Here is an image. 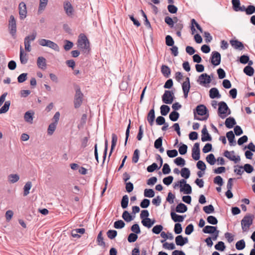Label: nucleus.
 I'll return each instance as SVG.
<instances>
[{"instance_id": "obj_15", "label": "nucleus", "mask_w": 255, "mask_h": 255, "mask_svg": "<svg viewBox=\"0 0 255 255\" xmlns=\"http://www.w3.org/2000/svg\"><path fill=\"white\" fill-rule=\"evenodd\" d=\"M182 88L184 94V97L185 98H186L188 97V93L190 88V79L189 77H187L185 81L182 83Z\"/></svg>"}, {"instance_id": "obj_45", "label": "nucleus", "mask_w": 255, "mask_h": 255, "mask_svg": "<svg viewBox=\"0 0 255 255\" xmlns=\"http://www.w3.org/2000/svg\"><path fill=\"white\" fill-rule=\"evenodd\" d=\"M246 246L245 241L242 239L238 241L236 244V248L238 250H243Z\"/></svg>"}, {"instance_id": "obj_39", "label": "nucleus", "mask_w": 255, "mask_h": 255, "mask_svg": "<svg viewBox=\"0 0 255 255\" xmlns=\"http://www.w3.org/2000/svg\"><path fill=\"white\" fill-rule=\"evenodd\" d=\"M128 203V197L127 195L123 196L121 200V207L123 209L127 208Z\"/></svg>"}, {"instance_id": "obj_17", "label": "nucleus", "mask_w": 255, "mask_h": 255, "mask_svg": "<svg viewBox=\"0 0 255 255\" xmlns=\"http://www.w3.org/2000/svg\"><path fill=\"white\" fill-rule=\"evenodd\" d=\"M230 43L231 45H232V46L235 49L242 50L244 48V46L243 43L242 42H241L237 39L231 40L230 41Z\"/></svg>"}, {"instance_id": "obj_60", "label": "nucleus", "mask_w": 255, "mask_h": 255, "mask_svg": "<svg viewBox=\"0 0 255 255\" xmlns=\"http://www.w3.org/2000/svg\"><path fill=\"white\" fill-rule=\"evenodd\" d=\"M64 48L66 51H68L73 46V43L70 41L66 40L64 41Z\"/></svg>"}, {"instance_id": "obj_21", "label": "nucleus", "mask_w": 255, "mask_h": 255, "mask_svg": "<svg viewBox=\"0 0 255 255\" xmlns=\"http://www.w3.org/2000/svg\"><path fill=\"white\" fill-rule=\"evenodd\" d=\"M19 59L22 64H25L28 61V56L21 46L20 47Z\"/></svg>"}, {"instance_id": "obj_34", "label": "nucleus", "mask_w": 255, "mask_h": 255, "mask_svg": "<svg viewBox=\"0 0 255 255\" xmlns=\"http://www.w3.org/2000/svg\"><path fill=\"white\" fill-rule=\"evenodd\" d=\"M10 105V101H6L5 102L4 105L0 109V114H4L6 113L9 110V106Z\"/></svg>"}, {"instance_id": "obj_46", "label": "nucleus", "mask_w": 255, "mask_h": 255, "mask_svg": "<svg viewBox=\"0 0 255 255\" xmlns=\"http://www.w3.org/2000/svg\"><path fill=\"white\" fill-rule=\"evenodd\" d=\"M57 124L56 123H51L48 128L47 133L49 135H52L56 128Z\"/></svg>"}, {"instance_id": "obj_4", "label": "nucleus", "mask_w": 255, "mask_h": 255, "mask_svg": "<svg viewBox=\"0 0 255 255\" xmlns=\"http://www.w3.org/2000/svg\"><path fill=\"white\" fill-rule=\"evenodd\" d=\"M37 42L41 46L49 47L56 51H59L57 44L50 40L40 38L38 40Z\"/></svg>"}, {"instance_id": "obj_44", "label": "nucleus", "mask_w": 255, "mask_h": 255, "mask_svg": "<svg viewBox=\"0 0 255 255\" xmlns=\"http://www.w3.org/2000/svg\"><path fill=\"white\" fill-rule=\"evenodd\" d=\"M154 195V191L152 189H145L144 191V196L146 197L152 198Z\"/></svg>"}, {"instance_id": "obj_12", "label": "nucleus", "mask_w": 255, "mask_h": 255, "mask_svg": "<svg viewBox=\"0 0 255 255\" xmlns=\"http://www.w3.org/2000/svg\"><path fill=\"white\" fill-rule=\"evenodd\" d=\"M192 157L195 160H198L200 159V144L196 142L192 148Z\"/></svg>"}, {"instance_id": "obj_32", "label": "nucleus", "mask_w": 255, "mask_h": 255, "mask_svg": "<svg viewBox=\"0 0 255 255\" xmlns=\"http://www.w3.org/2000/svg\"><path fill=\"white\" fill-rule=\"evenodd\" d=\"M8 181L10 183H14L19 179V176L17 174H11L7 176Z\"/></svg>"}, {"instance_id": "obj_19", "label": "nucleus", "mask_w": 255, "mask_h": 255, "mask_svg": "<svg viewBox=\"0 0 255 255\" xmlns=\"http://www.w3.org/2000/svg\"><path fill=\"white\" fill-rule=\"evenodd\" d=\"M170 216L174 222H182L184 219V216L176 214L173 210L171 212Z\"/></svg>"}, {"instance_id": "obj_54", "label": "nucleus", "mask_w": 255, "mask_h": 255, "mask_svg": "<svg viewBox=\"0 0 255 255\" xmlns=\"http://www.w3.org/2000/svg\"><path fill=\"white\" fill-rule=\"evenodd\" d=\"M203 211L208 214L213 213L214 212V208L212 205H209L203 207Z\"/></svg>"}, {"instance_id": "obj_47", "label": "nucleus", "mask_w": 255, "mask_h": 255, "mask_svg": "<svg viewBox=\"0 0 255 255\" xmlns=\"http://www.w3.org/2000/svg\"><path fill=\"white\" fill-rule=\"evenodd\" d=\"M162 244V247L164 249L168 250H173L175 249V245L173 243H168L167 242H165Z\"/></svg>"}, {"instance_id": "obj_20", "label": "nucleus", "mask_w": 255, "mask_h": 255, "mask_svg": "<svg viewBox=\"0 0 255 255\" xmlns=\"http://www.w3.org/2000/svg\"><path fill=\"white\" fill-rule=\"evenodd\" d=\"M226 136L229 141V143L230 146H235L236 144V142L234 140L235 139V134L233 133V131L230 130L227 132Z\"/></svg>"}, {"instance_id": "obj_63", "label": "nucleus", "mask_w": 255, "mask_h": 255, "mask_svg": "<svg viewBox=\"0 0 255 255\" xmlns=\"http://www.w3.org/2000/svg\"><path fill=\"white\" fill-rule=\"evenodd\" d=\"M187 145L184 144H182V145H181L179 147V152L181 155L185 154L187 151Z\"/></svg>"}, {"instance_id": "obj_18", "label": "nucleus", "mask_w": 255, "mask_h": 255, "mask_svg": "<svg viewBox=\"0 0 255 255\" xmlns=\"http://www.w3.org/2000/svg\"><path fill=\"white\" fill-rule=\"evenodd\" d=\"M201 132V140L203 142H205L206 141H211L212 140V137L209 134L206 126H204V128L202 130Z\"/></svg>"}, {"instance_id": "obj_6", "label": "nucleus", "mask_w": 255, "mask_h": 255, "mask_svg": "<svg viewBox=\"0 0 255 255\" xmlns=\"http://www.w3.org/2000/svg\"><path fill=\"white\" fill-rule=\"evenodd\" d=\"M83 94L81 92L79 87H77L75 89V94L74 99V107L76 109L79 108L83 102Z\"/></svg>"}, {"instance_id": "obj_42", "label": "nucleus", "mask_w": 255, "mask_h": 255, "mask_svg": "<svg viewBox=\"0 0 255 255\" xmlns=\"http://www.w3.org/2000/svg\"><path fill=\"white\" fill-rule=\"evenodd\" d=\"M179 114L176 111H172L169 114V119L172 122H175L178 120L179 117Z\"/></svg>"}, {"instance_id": "obj_33", "label": "nucleus", "mask_w": 255, "mask_h": 255, "mask_svg": "<svg viewBox=\"0 0 255 255\" xmlns=\"http://www.w3.org/2000/svg\"><path fill=\"white\" fill-rule=\"evenodd\" d=\"M32 187V183L30 181L27 182L23 187V196H26L29 193V190Z\"/></svg>"}, {"instance_id": "obj_48", "label": "nucleus", "mask_w": 255, "mask_h": 255, "mask_svg": "<svg viewBox=\"0 0 255 255\" xmlns=\"http://www.w3.org/2000/svg\"><path fill=\"white\" fill-rule=\"evenodd\" d=\"M174 163L178 166H183L185 164V160L181 157H178L174 160Z\"/></svg>"}, {"instance_id": "obj_59", "label": "nucleus", "mask_w": 255, "mask_h": 255, "mask_svg": "<svg viewBox=\"0 0 255 255\" xmlns=\"http://www.w3.org/2000/svg\"><path fill=\"white\" fill-rule=\"evenodd\" d=\"M246 14L247 15H251L255 12V6L253 5H249L246 9Z\"/></svg>"}, {"instance_id": "obj_3", "label": "nucleus", "mask_w": 255, "mask_h": 255, "mask_svg": "<svg viewBox=\"0 0 255 255\" xmlns=\"http://www.w3.org/2000/svg\"><path fill=\"white\" fill-rule=\"evenodd\" d=\"M218 115L222 119L231 114V111L225 102H220L219 104Z\"/></svg>"}, {"instance_id": "obj_57", "label": "nucleus", "mask_w": 255, "mask_h": 255, "mask_svg": "<svg viewBox=\"0 0 255 255\" xmlns=\"http://www.w3.org/2000/svg\"><path fill=\"white\" fill-rule=\"evenodd\" d=\"M182 231L181 225L179 223H176L174 225V232L176 234H180Z\"/></svg>"}, {"instance_id": "obj_49", "label": "nucleus", "mask_w": 255, "mask_h": 255, "mask_svg": "<svg viewBox=\"0 0 255 255\" xmlns=\"http://www.w3.org/2000/svg\"><path fill=\"white\" fill-rule=\"evenodd\" d=\"M37 35V33L35 31H33L31 34L26 36L24 40L28 41L29 42H31V41H33Z\"/></svg>"}, {"instance_id": "obj_14", "label": "nucleus", "mask_w": 255, "mask_h": 255, "mask_svg": "<svg viewBox=\"0 0 255 255\" xmlns=\"http://www.w3.org/2000/svg\"><path fill=\"white\" fill-rule=\"evenodd\" d=\"M211 81L210 76L206 73H203L199 76L197 82L200 85L209 84Z\"/></svg>"}, {"instance_id": "obj_28", "label": "nucleus", "mask_w": 255, "mask_h": 255, "mask_svg": "<svg viewBox=\"0 0 255 255\" xmlns=\"http://www.w3.org/2000/svg\"><path fill=\"white\" fill-rule=\"evenodd\" d=\"M161 71L163 75L166 78L169 77L171 74V70L169 67L166 65H163L161 67Z\"/></svg>"}, {"instance_id": "obj_52", "label": "nucleus", "mask_w": 255, "mask_h": 255, "mask_svg": "<svg viewBox=\"0 0 255 255\" xmlns=\"http://www.w3.org/2000/svg\"><path fill=\"white\" fill-rule=\"evenodd\" d=\"M215 248L218 251L222 252L225 250L226 246L224 242L220 241L215 246Z\"/></svg>"}, {"instance_id": "obj_25", "label": "nucleus", "mask_w": 255, "mask_h": 255, "mask_svg": "<svg viewBox=\"0 0 255 255\" xmlns=\"http://www.w3.org/2000/svg\"><path fill=\"white\" fill-rule=\"evenodd\" d=\"M174 96L172 95H163L162 102L165 104H171L173 101Z\"/></svg>"}, {"instance_id": "obj_50", "label": "nucleus", "mask_w": 255, "mask_h": 255, "mask_svg": "<svg viewBox=\"0 0 255 255\" xmlns=\"http://www.w3.org/2000/svg\"><path fill=\"white\" fill-rule=\"evenodd\" d=\"M191 23L192 24V26L191 27V30L192 31V33L196 30L193 24L195 25L196 28L201 32H202V29L201 27L200 26V25L196 21V20L194 19H192L191 20Z\"/></svg>"}, {"instance_id": "obj_26", "label": "nucleus", "mask_w": 255, "mask_h": 255, "mask_svg": "<svg viewBox=\"0 0 255 255\" xmlns=\"http://www.w3.org/2000/svg\"><path fill=\"white\" fill-rule=\"evenodd\" d=\"M225 124L227 128H231L236 124V122L233 117H230L226 119Z\"/></svg>"}, {"instance_id": "obj_9", "label": "nucleus", "mask_w": 255, "mask_h": 255, "mask_svg": "<svg viewBox=\"0 0 255 255\" xmlns=\"http://www.w3.org/2000/svg\"><path fill=\"white\" fill-rule=\"evenodd\" d=\"M64 10L66 15L69 17H73L74 15V10L71 3L68 1L63 3Z\"/></svg>"}, {"instance_id": "obj_5", "label": "nucleus", "mask_w": 255, "mask_h": 255, "mask_svg": "<svg viewBox=\"0 0 255 255\" xmlns=\"http://www.w3.org/2000/svg\"><path fill=\"white\" fill-rule=\"evenodd\" d=\"M207 112V109L206 107L203 105H200L197 106L196 108V112L194 111V119L198 121H204L206 120L208 118V116L205 118H201L197 116V114L200 116H204Z\"/></svg>"}, {"instance_id": "obj_8", "label": "nucleus", "mask_w": 255, "mask_h": 255, "mask_svg": "<svg viewBox=\"0 0 255 255\" xmlns=\"http://www.w3.org/2000/svg\"><path fill=\"white\" fill-rule=\"evenodd\" d=\"M180 192H183L186 194H190L192 193V188L189 184L186 183V181L184 179L180 180Z\"/></svg>"}, {"instance_id": "obj_13", "label": "nucleus", "mask_w": 255, "mask_h": 255, "mask_svg": "<svg viewBox=\"0 0 255 255\" xmlns=\"http://www.w3.org/2000/svg\"><path fill=\"white\" fill-rule=\"evenodd\" d=\"M19 14L20 19L23 20L26 17L27 15V9L25 3L22 1L18 5Z\"/></svg>"}, {"instance_id": "obj_43", "label": "nucleus", "mask_w": 255, "mask_h": 255, "mask_svg": "<svg viewBox=\"0 0 255 255\" xmlns=\"http://www.w3.org/2000/svg\"><path fill=\"white\" fill-rule=\"evenodd\" d=\"M170 111V108L168 106L163 105L160 107V114L162 116H166Z\"/></svg>"}, {"instance_id": "obj_31", "label": "nucleus", "mask_w": 255, "mask_h": 255, "mask_svg": "<svg viewBox=\"0 0 255 255\" xmlns=\"http://www.w3.org/2000/svg\"><path fill=\"white\" fill-rule=\"evenodd\" d=\"M117 141H118V137H117V135L115 133H113L112 135V145H111L110 152L109 153V157L111 155V154L113 151V150L116 145Z\"/></svg>"}, {"instance_id": "obj_22", "label": "nucleus", "mask_w": 255, "mask_h": 255, "mask_svg": "<svg viewBox=\"0 0 255 255\" xmlns=\"http://www.w3.org/2000/svg\"><path fill=\"white\" fill-rule=\"evenodd\" d=\"M37 65L39 68L41 69H45L46 67V60L43 57H38L37 59Z\"/></svg>"}, {"instance_id": "obj_36", "label": "nucleus", "mask_w": 255, "mask_h": 255, "mask_svg": "<svg viewBox=\"0 0 255 255\" xmlns=\"http://www.w3.org/2000/svg\"><path fill=\"white\" fill-rule=\"evenodd\" d=\"M122 218L127 222H129L133 219L128 211H124Z\"/></svg>"}, {"instance_id": "obj_29", "label": "nucleus", "mask_w": 255, "mask_h": 255, "mask_svg": "<svg viewBox=\"0 0 255 255\" xmlns=\"http://www.w3.org/2000/svg\"><path fill=\"white\" fill-rule=\"evenodd\" d=\"M217 231V227L212 226H206L203 229V232L205 234H214Z\"/></svg>"}, {"instance_id": "obj_16", "label": "nucleus", "mask_w": 255, "mask_h": 255, "mask_svg": "<svg viewBox=\"0 0 255 255\" xmlns=\"http://www.w3.org/2000/svg\"><path fill=\"white\" fill-rule=\"evenodd\" d=\"M175 240L176 245L179 246H183L188 242V238L183 237L181 235H178Z\"/></svg>"}, {"instance_id": "obj_10", "label": "nucleus", "mask_w": 255, "mask_h": 255, "mask_svg": "<svg viewBox=\"0 0 255 255\" xmlns=\"http://www.w3.org/2000/svg\"><path fill=\"white\" fill-rule=\"evenodd\" d=\"M224 156L228 158L229 160L234 161L235 163H238L241 160L240 156L235 155V151L226 150L224 152Z\"/></svg>"}, {"instance_id": "obj_7", "label": "nucleus", "mask_w": 255, "mask_h": 255, "mask_svg": "<svg viewBox=\"0 0 255 255\" xmlns=\"http://www.w3.org/2000/svg\"><path fill=\"white\" fill-rule=\"evenodd\" d=\"M8 29L9 33L14 38L16 32V24L14 17L12 15L10 16L8 23Z\"/></svg>"}, {"instance_id": "obj_11", "label": "nucleus", "mask_w": 255, "mask_h": 255, "mask_svg": "<svg viewBox=\"0 0 255 255\" xmlns=\"http://www.w3.org/2000/svg\"><path fill=\"white\" fill-rule=\"evenodd\" d=\"M210 59L211 63L214 66H218L221 62V54L217 51H213Z\"/></svg>"}, {"instance_id": "obj_51", "label": "nucleus", "mask_w": 255, "mask_h": 255, "mask_svg": "<svg viewBox=\"0 0 255 255\" xmlns=\"http://www.w3.org/2000/svg\"><path fill=\"white\" fill-rule=\"evenodd\" d=\"M207 222L211 225H215L218 223L217 219L213 216H209L207 218Z\"/></svg>"}, {"instance_id": "obj_30", "label": "nucleus", "mask_w": 255, "mask_h": 255, "mask_svg": "<svg viewBox=\"0 0 255 255\" xmlns=\"http://www.w3.org/2000/svg\"><path fill=\"white\" fill-rule=\"evenodd\" d=\"M175 211L179 213H183L187 211V207L182 203H179L176 207Z\"/></svg>"}, {"instance_id": "obj_56", "label": "nucleus", "mask_w": 255, "mask_h": 255, "mask_svg": "<svg viewBox=\"0 0 255 255\" xmlns=\"http://www.w3.org/2000/svg\"><path fill=\"white\" fill-rule=\"evenodd\" d=\"M165 43L168 46H171L174 45V40L170 35H168L166 36Z\"/></svg>"}, {"instance_id": "obj_41", "label": "nucleus", "mask_w": 255, "mask_h": 255, "mask_svg": "<svg viewBox=\"0 0 255 255\" xmlns=\"http://www.w3.org/2000/svg\"><path fill=\"white\" fill-rule=\"evenodd\" d=\"M125 222L122 220H119L116 222H115L114 224V227L115 228L117 229H121L125 227Z\"/></svg>"}, {"instance_id": "obj_24", "label": "nucleus", "mask_w": 255, "mask_h": 255, "mask_svg": "<svg viewBox=\"0 0 255 255\" xmlns=\"http://www.w3.org/2000/svg\"><path fill=\"white\" fill-rule=\"evenodd\" d=\"M209 96L211 99L220 98L221 95L216 88H212L210 90Z\"/></svg>"}, {"instance_id": "obj_64", "label": "nucleus", "mask_w": 255, "mask_h": 255, "mask_svg": "<svg viewBox=\"0 0 255 255\" xmlns=\"http://www.w3.org/2000/svg\"><path fill=\"white\" fill-rule=\"evenodd\" d=\"M214 182L219 186H222L224 183L223 178L220 176L215 177L214 179Z\"/></svg>"}, {"instance_id": "obj_23", "label": "nucleus", "mask_w": 255, "mask_h": 255, "mask_svg": "<svg viewBox=\"0 0 255 255\" xmlns=\"http://www.w3.org/2000/svg\"><path fill=\"white\" fill-rule=\"evenodd\" d=\"M155 119V112L154 108L151 109L148 113L147 117V120L150 126H152L154 124Z\"/></svg>"}, {"instance_id": "obj_40", "label": "nucleus", "mask_w": 255, "mask_h": 255, "mask_svg": "<svg viewBox=\"0 0 255 255\" xmlns=\"http://www.w3.org/2000/svg\"><path fill=\"white\" fill-rule=\"evenodd\" d=\"M206 159L207 162H208L211 165L215 164L216 161L215 156L213 153H210L208 155L206 158Z\"/></svg>"}, {"instance_id": "obj_2", "label": "nucleus", "mask_w": 255, "mask_h": 255, "mask_svg": "<svg viewBox=\"0 0 255 255\" xmlns=\"http://www.w3.org/2000/svg\"><path fill=\"white\" fill-rule=\"evenodd\" d=\"M255 218L254 215L247 214L241 221V226L243 232L248 231L250 226L253 224Z\"/></svg>"}, {"instance_id": "obj_27", "label": "nucleus", "mask_w": 255, "mask_h": 255, "mask_svg": "<svg viewBox=\"0 0 255 255\" xmlns=\"http://www.w3.org/2000/svg\"><path fill=\"white\" fill-rule=\"evenodd\" d=\"M33 112L27 111L24 114V119L26 122L31 124L33 123Z\"/></svg>"}, {"instance_id": "obj_58", "label": "nucleus", "mask_w": 255, "mask_h": 255, "mask_svg": "<svg viewBox=\"0 0 255 255\" xmlns=\"http://www.w3.org/2000/svg\"><path fill=\"white\" fill-rule=\"evenodd\" d=\"M138 236L136 234L134 233H130L128 237V241L129 243H133L136 241Z\"/></svg>"}, {"instance_id": "obj_1", "label": "nucleus", "mask_w": 255, "mask_h": 255, "mask_svg": "<svg viewBox=\"0 0 255 255\" xmlns=\"http://www.w3.org/2000/svg\"><path fill=\"white\" fill-rule=\"evenodd\" d=\"M78 46L82 49L85 53L90 51V43L87 36L84 34H80L78 39Z\"/></svg>"}, {"instance_id": "obj_53", "label": "nucleus", "mask_w": 255, "mask_h": 255, "mask_svg": "<svg viewBox=\"0 0 255 255\" xmlns=\"http://www.w3.org/2000/svg\"><path fill=\"white\" fill-rule=\"evenodd\" d=\"M131 231L133 232L132 233L135 234H139L140 233V229L138 224H134L131 227Z\"/></svg>"}, {"instance_id": "obj_35", "label": "nucleus", "mask_w": 255, "mask_h": 255, "mask_svg": "<svg viewBox=\"0 0 255 255\" xmlns=\"http://www.w3.org/2000/svg\"><path fill=\"white\" fill-rule=\"evenodd\" d=\"M243 71L244 72L249 76H253L255 72L254 68L249 65L246 66Z\"/></svg>"}, {"instance_id": "obj_37", "label": "nucleus", "mask_w": 255, "mask_h": 255, "mask_svg": "<svg viewBox=\"0 0 255 255\" xmlns=\"http://www.w3.org/2000/svg\"><path fill=\"white\" fill-rule=\"evenodd\" d=\"M180 173L182 177L187 179L190 176V171L188 168L184 167L181 169Z\"/></svg>"}, {"instance_id": "obj_55", "label": "nucleus", "mask_w": 255, "mask_h": 255, "mask_svg": "<svg viewBox=\"0 0 255 255\" xmlns=\"http://www.w3.org/2000/svg\"><path fill=\"white\" fill-rule=\"evenodd\" d=\"M107 235L109 239L112 240L117 236V232L116 230H110L107 232Z\"/></svg>"}, {"instance_id": "obj_61", "label": "nucleus", "mask_w": 255, "mask_h": 255, "mask_svg": "<svg viewBox=\"0 0 255 255\" xmlns=\"http://www.w3.org/2000/svg\"><path fill=\"white\" fill-rule=\"evenodd\" d=\"M173 180V176H168L163 178V182L165 185L168 186L172 183Z\"/></svg>"}, {"instance_id": "obj_62", "label": "nucleus", "mask_w": 255, "mask_h": 255, "mask_svg": "<svg viewBox=\"0 0 255 255\" xmlns=\"http://www.w3.org/2000/svg\"><path fill=\"white\" fill-rule=\"evenodd\" d=\"M197 167L202 171H205L206 168V165L203 161L199 160L197 163Z\"/></svg>"}, {"instance_id": "obj_38", "label": "nucleus", "mask_w": 255, "mask_h": 255, "mask_svg": "<svg viewBox=\"0 0 255 255\" xmlns=\"http://www.w3.org/2000/svg\"><path fill=\"white\" fill-rule=\"evenodd\" d=\"M97 242L99 246L102 247L105 246V243L104 241V238L102 236V231H100L97 236Z\"/></svg>"}]
</instances>
